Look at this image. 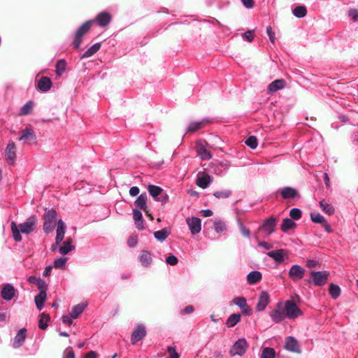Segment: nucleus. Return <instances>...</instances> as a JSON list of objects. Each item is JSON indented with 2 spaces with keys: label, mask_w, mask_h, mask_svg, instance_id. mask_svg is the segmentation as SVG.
Masks as SVG:
<instances>
[{
  "label": "nucleus",
  "mask_w": 358,
  "mask_h": 358,
  "mask_svg": "<svg viewBox=\"0 0 358 358\" xmlns=\"http://www.w3.org/2000/svg\"><path fill=\"white\" fill-rule=\"evenodd\" d=\"M241 320V314L234 313L231 315L226 321V325L228 327H233L237 324Z\"/></svg>",
  "instance_id": "nucleus-39"
},
{
  "label": "nucleus",
  "mask_w": 358,
  "mask_h": 358,
  "mask_svg": "<svg viewBox=\"0 0 358 358\" xmlns=\"http://www.w3.org/2000/svg\"><path fill=\"white\" fill-rule=\"evenodd\" d=\"M320 206L322 210L329 215H331L334 213V208L333 206L327 203L324 200L320 202Z\"/></svg>",
  "instance_id": "nucleus-47"
},
{
  "label": "nucleus",
  "mask_w": 358,
  "mask_h": 358,
  "mask_svg": "<svg viewBox=\"0 0 358 358\" xmlns=\"http://www.w3.org/2000/svg\"><path fill=\"white\" fill-rule=\"evenodd\" d=\"M146 201L147 194L146 193H142L137 197V199L134 201V205L137 208V209L139 208L141 210H143L145 213L146 215L152 220L153 217L151 215V214L149 213Z\"/></svg>",
  "instance_id": "nucleus-10"
},
{
  "label": "nucleus",
  "mask_w": 358,
  "mask_h": 358,
  "mask_svg": "<svg viewBox=\"0 0 358 358\" xmlns=\"http://www.w3.org/2000/svg\"><path fill=\"white\" fill-rule=\"evenodd\" d=\"M93 20H87L75 32L72 45L74 48H78L82 43L83 36L90 30Z\"/></svg>",
  "instance_id": "nucleus-1"
},
{
  "label": "nucleus",
  "mask_w": 358,
  "mask_h": 358,
  "mask_svg": "<svg viewBox=\"0 0 358 358\" xmlns=\"http://www.w3.org/2000/svg\"><path fill=\"white\" fill-rule=\"evenodd\" d=\"M214 229L217 234H220L227 230L226 223L220 218H217L213 222Z\"/></svg>",
  "instance_id": "nucleus-37"
},
{
  "label": "nucleus",
  "mask_w": 358,
  "mask_h": 358,
  "mask_svg": "<svg viewBox=\"0 0 358 358\" xmlns=\"http://www.w3.org/2000/svg\"><path fill=\"white\" fill-rule=\"evenodd\" d=\"M55 224H56V222H50V221L45 220L43 227V231H45V233L50 234V233L52 232L53 230L55 229Z\"/></svg>",
  "instance_id": "nucleus-53"
},
{
  "label": "nucleus",
  "mask_w": 358,
  "mask_h": 358,
  "mask_svg": "<svg viewBox=\"0 0 358 358\" xmlns=\"http://www.w3.org/2000/svg\"><path fill=\"white\" fill-rule=\"evenodd\" d=\"M66 62L64 59H59L57 62L55 68H56V74L57 76H61L66 70Z\"/></svg>",
  "instance_id": "nucleus-48"
},
{
  "label": "nucleus",
  "mask_w": 358,
  "mask_h": 358,
  "mask_svg": "<svg viewBox=\"0 0 358 358\" xmlns=\"http://www.w3.org/2000/svg\"><path fill=\"white\" fill-rule=\"evenodd\" d=\"M167 352L170 355V358H179V355L176 352V350L175 347H173V346H169L167 348Z\"/></svg>",
  "instance_id": "nucleus-60"
},
{
  "label": "nucleus",
  "mask_w": 358,
  "mask_h": 358,
  "mask_svg": "<svg viewBox=\"0 0 358 358\" xmlns=\"http://www.w3.org/2000/svg\"><path fill=\"white\" fill-rule=\"evenodd\" d=\"M233 303L240 308H243L244 307H246L247 301L244 297H236L234 299Z\"/></svg>",
  "instance_id": "nucleus-56"
},
{
  "label": "nucleus",
  "mask_w": 358,
  "mask_h": 358,
  "mask_svg": "<svg viewBox=\"0 0 358 358\" xmlns=\"http://www.w3.org/2000/svg\"><path fill=\"white\" fill-rule=\"evenodd\" d=\"M138 259L144 267L150 266L152 262L151 254L148 250H142L138 257Z\"/></svg>",
  "instance_id": "nucleus-25"
},
{
  "label": "nucleus",
  "mask_w": 358,
  "mask_h": 358,
  "mask_svg": "<svg viewBox=\"0 0 358 358\" xmlns=\"http://www.w3.org/2000/svg\"><path fill=\"white\" fill-rule=\"evenodd\" d=\"M236 222L238 227L239 231L243 236L250 238V231L246 227L244 226L243 222L239 217H236Z\"/></svg>",
  "instance_id": "nucleus-41"
},
{
  "label": "nucleus",
  "mask_w": 358,
  "mask_h": 358,
  "mask_svg": "<svg viewBox=\"0 0 358 358\" xmlns=\"http://www.w3.org/2000/svg\"><path fill=\"white\" fill-rule=\"evenodd\" d=\"M349 16L354 20H358V10L357 9H350L349 10Z\"/></svg>",
  "instance_id": "nucleus-64"
},
{
  "label": "nucleus",
  "mask_w": 358,
  "mask_h": 358,
  "mask_svg": "<svg viewBox=\"0 0 358 358\" xmlns=\"http://www.w3.org/2000/svg\"><path fill=\"white\" fill-rule=\"evenodd\" d=\"M26 333L27 329L25 328H22L18 331L13 341L12 346L13 348H19L23 345L26 338Z\"/></svg>",
  "instance_id": "nucleus-21"
},
{
  "label": "nucleus",
  "mask_w": 358,
  "mask_h": 358,
  "mask_svg": "<svg viewBox=\"0 0 358 358\" xmlns=\"http://www.w3.org/2000/svg\"><path fill=\"white\" fill-rule=\"evenodd\" d=\"M248 348L247 341L242 338L238 339L231 346L229 354L231 356H243Z\"/></svg>",
  "instance_id": "nucleus-4"
},
{
  "label": "nucleus",
  "mask_w": 358,
  "mask_h": 358,
  "mask_svg": "<svg viewBox=\"0 0 358 358\" xmlns=\"http://www.w3.org/2000/svg\"><path fill=\"white\" fill-rule=\"evenodd\" d=\"M63 358H75L73 350L67 348L64 352Z\"/></svg>",
  "instance_id": "nucleus-63"
},
{
  "label": "nucleus",
  "mask_w": 358,
  "mask_h": 358,
  "mask_svg": "<svg viewBox=\"0 0 358 358\" xmlns=\"http://www.w3.org/2000/svg\"><path fill=\"white\" fill-rule=\"evenodd\" d=\"M269 316L271 320L275 324L282 322L287 317L283 302L279 301L277 303L275 308L270 312Z\"/></svg>",
  "instance_id": "nucleus-3"
},
{
  "label": "nucleus",
  "mask_w": 358,
  "mask_h": 358,
  "mask_svg": "<svg viewBox=\"0 0 358 358\" xmlns=\"http://www.w3.org/2000/svg\"><path fill=\"white\" fill-rule=\"evenodd\" d=\"M10 228H11V231L13 234V239L16 242H20L22 241V236L20 234L21 231H20L17 226L16 225V224L14 222H13L11 223Z\"/></svg>",
  "instance_id": "nucleus-46"
},
{
  "label": "nucleus",
  "mask_w": 358,
  "mask_h": 358,
  "mask_svg": "<svg viewBox=\"0 0 358 358\" xmlns=\"http://www.w3.org/2000/svg\"><path fill=\"white\" fill-rule=\"evenodd\" d=\"M169 201V196L167 195L166 193L164 192L159 196L158 199L157 200V201H159L161 202V203L163 205V204H165L166 203H167V201Z\"/></svg>",
  "instance_id": "nucleus-62"
},
{
  "label": "nucleus",
  "mask_w": 358,
  "mask_h": 358,
  "mask_svg": "<svg viewBox=\"0 0 358 358\" xmlns=\"http://www.w3.org/2000/svg\"><path fill=\"white\" fill-rule=\"evenodd\" d=\"M111 20L112 16L108 12L102 11L99 13L92 20H93V23L96 22L99 27H104L111 22Z\"/></svg>",
  "instance_id": "nucleus-8"
},
{
  "label": "nucleus",
  "mask_w": 358,
  "mask_h": 358,
  "mask_svg": "<svg viewBox=\"0 0 358 358\" xmlns=\"http://www.w3.org/2000/svg\"><path fill=\"white\" fill-rule=\"evenodd\" d=\"M296 223L290 218H285L282 220V224H281V230L283 232H287L289 229H294L296 227Z\"/></svg>",
  "instance_id": "nucleus-38"
},
{
  "label": "nucleus",
  "mask_w": 358,
  "mask_h": 358,
  "mask_svg": "<svg viewBox=\"0 0 358 358\" xmlns=\"http://www.w3.org/2000/svg\"><path fill=\"white\" fill-rule=\"evenodd\" d=\"M166 263L171 266H175L178 262V259L173 255H170L166 258Z\"/></svg>",
  "instance_id": "nucleus-57"
},
{
  "label": "nucleus",
  "mask_w": 358,
  "mask_h": 358,
  "mask_svg": "<svg viewBox=\"0 0 358 358\" xmlns=\"http://www.w3.org/2000/svg\"><path fill=\"white\" fill-rule=\"evenodd\" d=\"M310 275L315 285L323 286L327 282L329 273L327 271H311Z\"/></svg>",
  "instance_id": "nucleus-7"
},
{
  "label": "nucleus",
  "mask_w": 358,
  "mask_h": 358,
  "mask_svg": "<svg viewBox=\"0 0 358 358\" xmlns=\"http://www.w3.org/2000/svg\"><path fill=\"white\" fill-rule=\"evenodd\" d=\"M283 199H293L300 196L299 192L296 189L292 187H285L278 190Z\"/></svg>",
  "instance_id": "nucleus-9"
},
{
  "label": "nucleus",
  "mask_w": 358,
  "mask_h": 358,
  "mask_svg": "<svg viewBox=\"0 0 358 358\" xmlns=\"http://www.w3.org/2000/svg\"><path fill=\"white\" fill-rule=\"evenodd\" d=\"M329 294L333 299H336L341 294V288L335 284H331L329 287Z\"/></svg>",
  "instance_id": "nucleus-51"
},
{
  "label": "nucleus",
  "mask_w": 358,
  "mask_h": 358,
  "mask_svg": "<svg viewBox=\"0 0 358 358\" xmlns=\"http://www.w3.org/2000/svg\"><path fill=\"white\" fill-rule=\"evenodd\" d=\"M149 194L153 199L157 201L159 196L163 193V189L157 185H150L148 187Z\"/></svg>",
  "instance_id": "nucleus-35"
},
{
  "label": "nucleus",
  "mask_w": 358,
  "mask_h": 358,
  "mask_svg": "<svg viewBox=\"0 0 358 358\" xmlns=\"http://www.w3.org/2000/svg\"><path fill=\"white\" fill-rule=\"evenodd\" d=\"M289 215L292 219L298 220L301 217L302 211L299 208H294L290 210Z\"/></svg>",
  "instance_id": "nucleus-55"
},
{
  "label": "nucleus",
  "mask_w": 358,
  "mask_h": 358,
  "mask_svg": "<svg viewBox=\"0 0 358 358\" xmlns=\"http://www.w3.org/2000/svg\"><path fill=\"white\" fill-rule=\"evenodd\" d=\"M285 315L289 320H294L303 315V312L298 308L296 303L292 300H287L283 302Z\"/></svg>",
  "instance_id": "nucleus-2"
},
{
  "label": "nucleus",
  "mask_w": 358,
  "mask_h": 358,
  "mask_svg": "<svg viewBox=\"0 0 358 358\" xmlns=\"http://www.w3.org/2000/svg\"><path fill=\"white\" fill-rule=\"evenodd\" d=\"M133 218L136 228L139 230H143L144 229L143 218L141 210L137 208L134 209Z\"/></svg>",
  "instance_id": "nucleus-30"
},
{
  "label": "nucleus",
  "mask_w": 358,
  "mask_h": 358,
  "mask_svg": "<svg viewBox=\"0 0 358 358\" xmlns=\"http://www.w3.org/2000/svg\"><path fill=\"white\" fill-rule=\"evenodd\" d=\"M66 257H59L55 259L53 262V266L55 268L64 270L66 268V264L67 262Z\"/></svg>",
  "instance_id": "nucleus-49"
},
{
  "label": "nucleus",
  "mask_w": 358,
  "mask_h": 358,
  "mask_svg": "<svg viewBox=\"0 0 358 358\" xmlns=\"http://www.w3.org/2000/svg\"><path fill=\"white\" fill-rule=\"evenodd\" d=\"M243 38L244 40H245L248 42H251L254 38L253 31L248 30V31H245L243 35Z\"/></svg>",
  "instance_id": "nucleus-61"
},
{
  "label": "nucleus",
  "mask_w": 358,
  "mask_h": 358,
  "mask_svg": "<svg viewBox=\"0 0 358 358\" xmlns=\"http://www.w3.org/2000/svg\"><path fill=\"white\" fill-rule=\"evenodd\" d=\"M270 302V296L268 292L262 291L259 296L258 302L256 304V310L258 312L264 311Z\"/></svg>",
  "instance_id": "nucleus-14"
},
{
  "label": "nucleus",
  "mask_w": 358,
  "mask_h": 358,
  "mask_svg": "<svg viewBox=\"0 0 358 358\" xmlns=\"http://www.w3.org/2000/svg\"><path fill=\"white\" fill-rule=\"evenodd\" d=\"M276 222L277 220L275 217H270L264 221L263 224L260 226L259 229L266 232L268 235H271L274 232Z\"/></svg>",
  "instance_id": "nucleus-13"
},
{
  "label": "nucleus",
  "mask_w": 358,
  "mask_h": 358,
  "mask_svg": "<svg viewBox=\"0 0 358 358\" xmlns=\"http://www.w3.org/2000/svg\"><path fill=\"white\" fill-rule=\"evenodd\" d=\"M232 192L230 189H221L213 192V195L218 199H226L230 197Z\"/></svg>",
  "instance_id": "nucleus-40"
},
{
  "label": "nucleus",
  "mask_w": 358,
  "mask_h": 358,
  "mask_svg": "<svg viewBox=\"0 0 358 358\" xmlns=\"http://www.w3.org/2000/svg\"><path fill=\"white\" fill-rule=\"evenodd\" d=\"M146 328L143 324H138L131 336V343L136 344L146 336Z\"/></svg>",
  "instance_id": "nucleus-5"
},
{
  "label": "nucleus",
  "mask_w": 358,
  "mask_h": 358,
  "mask_svg": "<svg viewBox=\"0 0 358 358\" xmlns=\"http://www.w3.org/2000/svg\"><path fill=\"white\" fill-rule=\"evenodd\" d=\"M66 226L64 222L62 220H59L57 222V227L56 231L55 241L57 243H60L63 241L66 232Z\"/></svg>",
  "instance_id": "nucleus-28"
},
{
  "label": "nucleus",
  "mask_w": 358,
  "mask_h": 358,
  "mask_svg": "<svg viewBox=\"0 0 358 358\" xmlns=\"http://www.w3.org/2000/svg\"><path fill=\"white\" fill-rule=\"evenodd\" d=\"M196 152L197 155L201 159V160L207 161L212 158V155L210 152L206 149L204 143L198 141L196 143Z\"/></svg>",
  "instance_id": "nucleus-12"
},
{
  "label": "nucleus",
  "mask_w": 358,
  "mask_h": 358,
  "mask_svg": "<svg viewBox=\"0 0 358 358\" xmlns=\"http://www.w3.org/2000/svg\"><path fill=\"white\" fill-rule=\"evenodd\" d=\"M35 219L30 217L26 222L19 224L18 229L23 234H29L34 230Z\"/></svg>",
  "instance_id": "nucleus-19"
},
{
  "label": "nucleus",
  "mask_w": 358,
  "mask_h": 358,
  "mask_svg": "<svg viewBox=\"0 0 358 358\" xmlns=\"http://www.w3.org/2000/svg\"><path fill=\"white\" fill-rule=\"evenodd\" d=\"M47 298L46 292H39L34 298L36 306L38 310H41L44 308V303Z\"/></svg>",
  "instance_id": "nucleus-34"
},
{
  "label": "nucleus",
  "mask_w": 358,
  "mask_h": 358,
  "mask_svg": "<svg viewBox=\"0 0 358 358\" xmlns=\"http://www.w3.org/2000/svg\"><path fill=\"white\" fill-rule=\"evenodd\" d=\"M310 219L315 223L322 224L325 222V218L320 213H312L310 214Z\"/></svg>",
  "instance_id": "nucleus-54"
},
{
  "label": "nucleus",
  "mask_w": 358,
  "mask_h": 358,
  "mask_svg": "<svg viewBox=\"0 0 358 358\" xmlns=\"http://www.w3.org/2000/svg\"><path fill=\"white\" fill-rule=\"evenodd\" d=\"M34 107V102L32 101H27L22 107L20 108V115H27L31 113Z\"/></svg>",
  "instance_id": "nucleus-43"
},
{
  "label": "nucleus",
  "mask_w": 358,
  "mask_h": 358,
  "mask_svg": "<svg viewBox=\"0 0 358 358\" xmlns=\"http://www.w3.org/2000/svg\"><path fill=\"white\" fill-rule=\"evenodd\" d=\"M305 269L298 264L292 266L289 271V275L293 280H299L303 278Z\"/></svg>",
  "instance_id": "nucleus-17"
},
{
  "label": "nucleus",
  "mask_w": 358,
  "mask_h": 358,
  "mask_svg": "<svg viewBox=\"0 0 358 358\" xmlns=\"http://www.w3.org/2000/svg\"><path fill=\"white\" fill-rule=\"evenodd\" d=\"M245 143L251 149H255L257 147V138L255 136H249L245 141Z\"/></svg>",
  "instance_id": "nucleus-52"
},
{
  "label": "nucleus",
  "mask_w": 358,
  "mask_h": 358,
  "mask_svg": "<svg viewBox=\"0 0 358 358\" xmlns=\"http://www.w3.org/2000/svg\"><path fill=\"white\" fill-rule=\"evenodd\" d=\"M36 136L32 129L26 127L22 131V135L18 138L20 141H24V143L31 142L35 141Z\"/></svg>",
  "instance_id": "nucleus-26"
},
{
  "label": "nucleus",
  "mask_w": 358,
  "mask_h": 358,
  "mask_svg": "<svg viewBox=\"0 0 358 358\" xmlns=\"http://www.w3.org/2000/svg\"><path fill=\"white\" fill-rule=\"evenodd\" d=\"M38 289L39 290V292H46L47 291V284L46 282L41 278L40 280H38V283L36 285Z\"/></svg>",
  "instance_id": "nucleus-58"
},
{
  "label": "nucleus",
  "mask_w": 358,
  "mask_h": 358,
  "mask_svg": "<svg viewBox=\"0 0 358 358\" xmlns=\"http://www.w3.org/2000/svg\"><path fill=\"white\" fill-rule=\"evenodd\" d=\"M285 348L290 352L300 353L301 350L297 340L293 336H288L286 338Z\"/></svg>",
  "instance_id": "nucleus-20"
},
{
  "label": "nucleus",
  "mask_w": 358,
  "mask_h": 358,
  "mask_svg": "<svg viewBox=\"0 0 358 358\" xmlns=\"http://www.w3.org/2000/svg\"><path fill=\"white\" fill-rule=\"evenodd\" d=\"M101 43H96L90 47L81 56L80 59L92 57L101 48Z\"/></svg>",
  "instance_id": "nucleus-32"
},
{
  "label": "nucleus",
  "mask_w": 358,
  "mask_h": 358,
  "mask_svg": "<svg viewBox=\"0 0 358 358\" xmlns=\"http://www.w3.org/2000/svg\"><path fill=\"white\" fill-rule=\"evenodd\" d=\"M230 166V162L227 160L213 163L212 168L215 174L222 176L225 174Z\"/></svg>",
  "instance_id": "nucleus-15"
},
{
  "label": "nucleus",
  "mask_w": 358,
  "mask_h": 358,
  "mask_svg": "<svg viewBox=\"0 0 358 358\" xmlns=\"http://www.w3.org/2000/svg\"><path fill=\"white\" fill-rule=\"evenodd\" d=\"M262 273L259 271H252L247 275V280L249 284L254 285L259 282L262 279Z\"/></svg>",
  "instance_id": "nucleus-33"
},
{
  "label": "nucleus",
  "mask_w": 358,
  "mask_h": 358,
  "mask_svg": "<svg viewBox=\"0 0 358 358\" xmlns=\"http://www.w3.org/2000/svg\"><path fill=\"white\" fill-rule=\"evenodd\" d=\"M50 320V316L44 313H41L39 316L38 327L41 329L45 330L48 328V322Z\"/></svg>",
  "instance_id": "nucleus-42"
},
{
  "label": "nucleus",
  "mask_w": 358,
  "mask_h": 358,
  "mask_svg": "<svg viewBox=\"0 0 358 358\" xmlns=\"http://www.w3.org/2000/svg\"><path fill=\"white\" fill-rule=\"evenodd\" d=\"M275 351L271 348H265L263 349L260 358H275Z\"/></svg>",
  "instance_id": "nucleus-50"
},
{
  "label": "nucleus",
  "mask_w": 358,
  "mask_h": 358,
  "mask_svg": "<svg viewBox=\"0 0 358 358\" xmlns=\"http://www.w3.org/2000/svg\"><path fill=\"white\" fill-rule=\"evenodd\" d=\"M52 85V83L50 78L47 76H43L38 81L37 88L42 92H46L51 89Z\"/></svg>",
  "instance_id": "nucleus-27"
},
{
  "label": "nucleus",
  "mask_w": 358,
  "mask_h": 358,
  "mask_svg": "<svg viewBox=\"0 0 358 358\" xmlns=\"http://www.w3.org/2000/svg\"><path fill=\"white\" fill-rule=\"evenodd\" d=\"M293 15L297 18H302L307 14V9L303 6H296L292 11Z\"/></svg>",
  "instance_id": "nucleus-45"
},
{
  "label": "nucleus",
  "mask_w": 358,
  "mask_h": 358,
  "mask_svg": "<svg viewBox=\"0 0 358 358\" xmlns=\"http://www.w3.org/2000/svg\"><path fill=\"white\" fill-rule=\"evenodd\" d=\"M72 241L71 238H67L64 241L63 245L58 248V250L62 255H66L76 249L75 246L71 245Z\"/></svg>",
  "instance_id": "nucleus-29"
},
{
  "label": "nucleus",
  "mask_w": 358,
  "mask_h": 358,
  "mask_svg": "<svg viewBox=\"0 0 358 358\" xmlns=\"http://www.w3.org/2000/svg\"><path fill=\"white\" fill-rule=\"evenodd\" d=\"M15 289L11 284L5 285L1 291V296L6 301H10L15 296Z\"/></svg>",
  "instance_id": "nucleus-22"
},
{
  "label": "nucleus",
  "mask_w": 358,
  "mask_h": 358,
  "mask_svg": "<svg viewBox=\"0 0 358 358\" xmlns=\"http://www.w3.org/2000/svg\"><path fill=\"white\" fill-rule=\"evenodd\" d=\"M170 230L168 228H163L159 231L154 232L155 238L160 241L163 242L169 236Z\"/></svg>",
  "instance_id": "nucleus-36"
},
{
  "label": "nucleus",
  "mask_w": 358,
  "mask_h": 358,
  "mask_svg": "<svg viewBox=\"0 0 358 358\" xmlns=\"http://www.w3.org/2000/svg\"><path fill=\"white\" fill-rule=\"evenodd\" d=\"M187 224L192 235H196L201 230V220L198 217H192L186 219Z\"/></svg>",
  "instance_id": "nucleus-6"
},
{
  "label": "nucleus",
  "mask_w": 358,
  "mask_h": 358,
  "mask_svg": "<svg viewBox=\"0 0 358 358\" xmlns=\"http://www.w3.org/2000/svg\"><path fill=\"white\" fill-rule=\"evenodd\" d=\"M267 255L272 258L276 264H280L285 260L287 251L284 249H279L268 252Z\"/></svg>",
  "instance_id": "nucleus-16"
},
{
  "label": "nucleus",
  "mask_w": 358,
  "mask_h": 358,
  "mask_svg": "<svg viewBox=\"0 0 358 358\" xmlns=\"http://www.w3.org/2000/svg\"><path fill=\"white\" fill-rule=\"evenodd\" d=\"M213 182V178L208 175H203L201 176L200 174H198L196 184L202 189H206L208 187L210 184Z\"/></svg>",
  "instance_id": "nucleus-23"
},
{
  "label": "nucleus",
  "mask_w": 358,
  "mask_h": 358,
  "mask_svg": "<svg viewBox=\"0 0 358 358\" xmlns=\"http://www.w3.org/2000/svg\"><path fill=\"white\" fill-rule=\"evenodd\" d=\"M87 303H81L74 306L70 313V316L73 319H76L85 309Z\"/></svg>",
  "instance_id": "nucleus-31"
},
{
  "label": "nucleus",
  "mask_w": 358,
  "mask_h": 358,
  "mask_svg": "<svg viewBox=\"0 0 358 358\" xmlns=\"http://www.w3.org/2000/svg\"><path fill=\"white\" fill-rule=\"evenodd\" d=\"M209 122H210V120L208 118H203L201 121L191 122L186 129V133L195 132L201 129L205 124Z\"/></svg>",
  "instance_id": "nucleus-24"
},
{
  "label": "nucleus",
  "mask_w": 358,
  "mask_h": 358,
  "mask_svg": "<svg viewBox=\"0 0 358 358\" xmlns=\"http://www.w3.org/2000/svg\"><path fill=\"white\" fill-rule=\"evenodd\" d=\"M15 144L13 141H10L5 150V157L9 165H13L16 158L15 151Z\"/></svg>",
  "instance_id": "nucleus-11"
},
{
  "label": "nucleus",
  "mask_w": 358,
  "mask_h": 358,
  "mask_svg": "<svg viewBox=\"0 0 358 358\" xmlns=\"http://www.w3.org/2000/svg\"><path fill=\"white\" fill-rule=\"evenodd\" d=\"M43 217H44V220H45V221L56 222L57 212L54 209H50V210L45 209Z\"/></svg>",
  "instance_id": "nucleus-44"
},
{
  "label": "nucleus",
  "mask_w": 358,
  "mask_h": 358,
  "mask_svg": "<svg viewBox=\"0 0 358 358\" xmlns=\"http://www.w3.org/2000/svg\"><path fill=\"white\" fill-rule=\"evenodd\" d=\"M266 33L271 43H274L275 40V32L273 31L271 26L266 27Z\"/></svg>",
  "instance_id": "nucleus-59"
},
{
  "label": "nucleus",
  "mask_w": 358,
  "mask_h": 358,
  "mask_svg": "<svg viewBox=\"0 0 358 358\" xmlns=\"http://www.w3.org/2000/svg\"><path fill=\"white\" fill-rule=\"evenodd\" d=\"M286 86V82L284 79H278L271 82L267 87V94H271L278 90H282Z\"/></svg>",
  "instance_id": "nucleus-18"
}]
</instances>
